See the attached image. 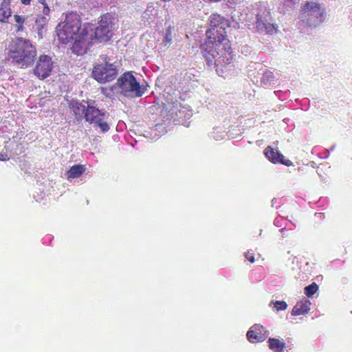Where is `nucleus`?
Here are the masks:
<instances>
[{"label": "nucleus", "instance_id": "obj_1", "mask_svg": "<svg viewBox=\"0 0 352 352\" xmlns=\"http://www.w3.org/2000/svg\"><path fill=\"white\" fill-rule=\"evenodd\" d=\"M36 56V47L30 40L18 37L12 40L8 47V60L22 67L32 65Z\"/></svg>", "mask_w": 352, "mask_h": 352}, {"label": "nucleus", "instance_id": "obj_2", "mask_svg": "<svg viewBox=\"0 0 352 352\" xmlns=\"http://www.w3.org/2000/svg\"><path fill=\"white\" fill-rule=\"evenodd\" d=\"M80 26L81 19L78 14L74 12L67 14L65 21L59 23L56 27L58 39L63 44H67L73 41L76 42L86 40L83 30L80 34H78Z\"/></svg>", "mask_w": 352, "mask_h": 352}, {"label": "nucleus", "instance_id": "obj_3", "mask_svg": "<svg viewBox=\"0 0 352 352\" xmlns=\"http://www.w3.org/2000/svg\"><path fill=\"white\" fill-rule=\"evenodd\" d=\"M204 56L206 58L208 65H214L217 69L219 67H225L233 60V54L230 41H220L209 47L208 44L203 45Z\"/></svg>", "mask_w": 352, "mask_h": 352}, {"label": "nucleus", "instance_id": "obj_4", "mask_svg": "<svg viewBox=\"0 0 352 352\" xmlns=\"http://www.w3.org/2000/svg\"><path fill=\"white\" fill-rule=\"evenodd\" d=\"M113 20V17L110 14L107 13L101 16L97 27H94L90 24L85 25L83 32L86 39L89 38L94 43H102L109 41L112 37Z\"/></svg>", "mask_w": 352, "mask_h": 352}, {"label": "nucleus", "instance_id": "obj_5", "mask_svg": "<svg viewBox=\"0 0 352 352\" xmlns=\"http://www.w3.org/2000/svg\"><path fill=\"white\" fill-rule=\"evenodd\" d=\"M230 27L229 21L223 16L212 14L209 18V28L206 31V39L204 44L212 47L214 43L228 40L226 30Z\"/></svg>", "mask_w": 352, "mask_h": 352}, {"label": "nucleus", "instance_id": "obj_6", "mask_svg": "<svg viewBox=\"0 0 352 352\" xmlns=\"http://www.w3.org/2000/svg\"><path fill=\"white\" fill-rule=\"evenodd\" d=\"M100 58L102 62L94 67L93 77L100 83H106L113 80L118 74L117 64L111 63L110 58L107 55L101 56Z\"/></svg>", "mask_w": 352, "mask_h": 352}, {"label": "nucleus", "instance_id": "obj_7", "mask_svg": "<svg viewBox=\"0 0 352 352\" xmlns=\"http://www.w3.org/2000/svg\"><path fill=\"white\" fill-rule=\"evenodd\" d=\"M116 85L124 96L133 97H141L146 89V87L140 85L131 72H126L122 74L118 78Z\"/></svg>", "mask_w": 352, "mask_h": 352}, {"label": "nucleus", "instance_id": "obj_8", "mask_svg": "<svg viewBox=\"0 0 352 352\" xmlns=\"http://www.w3.org/2000/svg\"><path fill=\"white\" fill-rule=\"evenodd\" d=\"M302 16L309 26H316L323 21L325 13L320 4L307 1L302 7Z\"/></svg>", "mask_w": 352, "mask_h": 352}, {"label": "nucleus", "instance_id": "obj_9", "mask_svg": "<svg viewBox=\"0 0 352 352\" xmlns=\"http://www.w3.org/2000/svg\"><path fill=\"white\" fill-rule=\"evenodd\" d=\"M83 118L86 122L99 127L102 132H107L110 129L104 120L105 113L93 105L88 104Z\"/></svg>", "mask_w": 352, "mask_h": 352}, {"label": "nucleus", "instance_id": "obj_10", "mask_svg": "<svg viewBox=\"0 0 352 352\" xmlns=\"http://www.w3.org/2000/svg\"><path fill=\"white\" fill-rule=\"evenodd\" d=\"M52 68L53 61L52 58L47 55H41L36 62L34 74L39 78L45 79L50 75Z\"/></svg>", "mask_w": 352, "mask_h": 352}, {"label": "nucleus", "instance_id": "obj_11", "mask_svg": "<svg viewBox=\"0 0 352 352\" xmlns=\"http://www.w3.org/2000/svg\"><path fill=\"white\" fill-rule=\"evenodd\" d=\"M268 335L269 331L259 324H254L247 332L248 340L252 343L261 342Z\"/></svg>", "mask_w": 352, "mask_h": 352}, {"label": "nucleus", "instance_id": "obj_12", "mask_svg": "<svg viewBox=\"0 0 352 352\" xmlns=\"http://www.w3.org/2000/svg\"><path fill=\"white\" fill-rule=\"evenodd\" d=\"M264 153L266 157L272 163H280L287 166H291L292 164L289 160H285L284 155L280 153L278 150L273 148L270 146L265 148Z\"/></svg>", "mask_w": 352, "mask_h": 352}, {"label": "nucleus", "instance_id": "obj_13", "mask_svg": "<svg viewBox=\"0 0 352 352\" xmlns=\"http://www.w3.org/2000/svg\"><path fill=\"white\" fill-rule=\"evenodd\" d=\"M310 305L311 302L307 298H303L296 304L291 314L292 316L305 315L309 311Z\"/></svg>", "mask_w": 352, "mask_h": 352}, {"label": "nucleus", "instance_id": "obj_14", "mask_svg": "<svg viewBox=\"0 0 352 352\" xmlns=\"http://www.w3.org/2000/svg\"><path fill=\"white\" fill-rule=\"evenodd\" d=\"M10 0H3L0 6V21L6 23L12 14Z\"/></svg>", "mask_w": 352, "mask_h": 352}, {"label": "nucleus", "instance_id": "obj_15", "mask_svg": "<svg viewBox=\"0 0 352 352\" xmlns=\"http://www.w3.org/2000/svg\"><path fill=\"white\" fill-rule=\"evenodd\" d=\"M85 171V167L82 164H75L70 167L67 171V179L71 181L73 179L78 178L81 176Z\"/></svg>", "mask_w": 352, "mask_h": 352}, {"label": "nucleus", "instance_id": "obj_16", "mask_svg": "<svg viewBox=\"0 0 352 352\" xmlns=\"http://www.w3.org/2000/svg\"><path fill=\"white\" fill-rule=\"evenodd\" d=\"M256 28L261 31H265L268 34H273L276 32V28L274 24L270 23H265L261 19L257 18Z\"/></svg>", "mask_w": 352, "mask_h": 352}, {"label": "nucleus", "instance_id": "obj_17", "mask_svg": "<svg viewBox=\"0 0 352 352\" xmlns=\"http://www.w3.org/2000/svg\"><path fill=\"white\" fill-rule=\"evenodd\" d=\"M267 342L269 348L275 352H282L285 347V343L276 338H270Z\"/></svg>", "mask_w": 352, "mask_h": 352}, {"label": "nucleus", "instance_id": "obj_18", "mask_svg": "<svg viewBox=\"0 0 352 352\" xmlns=\"http://www.w3.org/2000/svg\"><path fill=\"white\" fill-rule=\"evenodd\" d=\"M72 109L76 116L81 118L82 114L85 115L87 107L81 103L76 102L72 104Z\"/></svg>", "mask_w": 352, "mask_h": 352}, {"label": "nucleus", "instance_id": "obj_19", "mask_svg": "<svg viewBox=\"0 0 352 352\" xmlns=\"http://www.w3.org/2000/svg\"><path fill=\"white\" fill-rule=\"evenodd\" d=\"M14 19L15 22L16 23V32H22L24 30L23 24L25 21V18L23 16H21L19 14H14Z\"/></svg>", "mask_w": 352, "mask_h": 352}, {"label": "nucleus", "instance_id": "obj_20", "mask_svg": "<svg viewBox=\"0 0 352 352\" xmlns=\"http://www.w3.org/2000/svg\"><path fill=\"white\" fill-rule=\"evenodd\" d=\"M318 289V286L316 283H313L305 287V294L308 296H312Z\"/></svg>", "mask_w": 352, "mask_h": 352}, {"label": "nucleus", "instance_id": "obj_21", "mask_svg": "<svg viewBox=\"0 0 352 352\" xmlns=\"http://www.w3.org/2000/svg\"><path fill=\"white\" fill-rule=\"evenodd\" d=\"M274 304V307L277 311L285 310L287 307V303L283 300H277L274 302H271Z\"/></svg>", "mask_w": 352, "mask_h": 352}, {"label": "nucleus", "instance_id": "obj_22", "mask_svg": "<svg viewBox=\"0 0 352 352\" xmlns=\"http://www.w3.org/2000/svg\"><path fill=\"white\" fill-rule=\"evenodd\" d=\"M245 257L247 260L250 261L251 263L254 262V257L252 253H250V252H248L245 254Z\"/></svg>", "mask_w": 352, "mask_h": 352}, {"label": "nucleus", "instance_id": "obj_23", "mask_svg": "<svg viewBox=\"0 0 352 352\" xmlns=\"http://www.w3.org/2000/svg\"><path fill=\"white\" fill-rule=\"evenodd\" d=\"M315 217H316V218H318L320 219H323L324 218V213H322V212H316L315 214Z\"/></svg>", "mask_w": 352, "mask_h": 352}, {"label": "nucleus", "instance_id": "obj_24", "mask_svg": "<svg viewBox=\"0 0 352 352\" xmlns=\"http://www.w3.org/2000/svg\"><path fill=\"white\" fill-rule=\"evenodd\" d=\"M50 8L45 3L44 8H43V14H48L50 13Z\"/></svg>", "mask_w": 352, "mask_h": 352}, {"label": "nucleus", "instance_id": "obj_25", "mask_svg": "<svg viewBox=\"0 0 352 352\" xmlns=\"http://www.w3.org/2000/svg\"><path fill=\"white\" fill-rule=\"evenodd\" d=\"M32 0H21V2L24 5H30Z\"/></svg>", "mask_w": 352, "mask_h": 352}, {"label": "nucleus", "instance_id": "obj_26", "mask_svg": "<svg viewBox=\"0 0 352 352\" xmlns=\"http://www.w3.org/2000/svg\"><path fill=\"white\" fill-rule=\"evenodd\" d=\"M6 160V155H3V154L0 153V160H1V161H4V160Z\"/></svg>", "mask_w": 352, "mask_h": 352}, {"label": "nucleus", "instance_id": "obj_27", "mask_svg": "<svg viewBox=\"0 0 352 352\" xmlns=\"http://www.w3.org/2000/svg\"><path fill=\"white\" fill-rule=\"evenodd\" d=\"M280 232H281L283 236H284V235H285V232H287V230L285 228H283V229H281Z\"/></svg>", "mask_w": 352, "mask_h": 352}, {"label": "nucleus", "instance_id": "obj_28", "mask_svg": "<svg viewBox=\"0 0 352 352\" xmlns=\"http://www.w3.org/2000/svg\"><path fill=\"white\" fill-rule=\"evenodd\" d=\"M45 0H38V2L43 5H45Z\"/></svg>", "mask_w": 352, "mask_h": 352}, {"label": "nucleus", "instance_id": "obj_29", "mask_svg": "<svg viewBox=\"0 0 352 352\" xmlns=\"http://www.w3.org/2000/svg\"><path fill=\"white\" fill-rule=\"evenodd\" d=\"M274 204H275V203H274V199H272V207H274Z\"/></svg>", "mask_w": 352, "mask_h": 352}]
</instances>
